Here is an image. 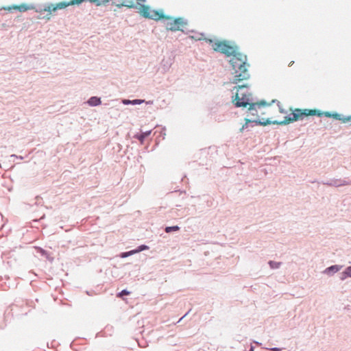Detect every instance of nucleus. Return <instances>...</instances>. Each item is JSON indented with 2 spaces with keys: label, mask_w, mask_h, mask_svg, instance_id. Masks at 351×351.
I'll return each instance as SVG.
<instances>
[{
  "label": "nucleus",
  "mask_w": 351,
  "mask_h": 351,
  "mask_svg": "<svg viewBox=\"0 0 351 351\" xmlns=\"http://www.w3.org/2000/svg\"><path fill=\"white\" fill-rule=\"evenodd\" d=\"M230 41L228 40H217L213 45V49L227 57L232 56V58H235L239 61V69H243L241 71L243 73L235 75L232 81L233 84H237L242 80H248L250 77L247 69V66H250V64L247 63V56L238 51L239 47L237 45H228Z\"/></svg>",
  "instance_id": "nucleus-1"
},
{
  "label": "nucleus",
  "mask_w": 351,
  "mask_h": 351,
  "mask_svg": "<svg viewBox=\"0 0 351 351\" xmlns=\"http://www.w3.org/2000/svg\"><path fill=\"white\" fill-rule=\"evenodd\" d=\"M290 110H291V113L285 116L282 121H271V124L286 125L298 121H302L307 117L315 116V114H319L316 109L290 108Z\"/></svg>",
  "instance_id": "nucleus-2"
},
{
  "label": "nucleus",
  "mask_w": 351,
  "mask_h": 351,
  "mask_svg": "<svg viewBox=\"0 0 351 351\" xmlns=\"http://www.w3.org/2000/svg\"><path fill=\"white\" fill-rule=\"evenodd\" d=\"M248 87L247 84L235 86L233 88V90L236 89L237 92L232 96V102L236 108H246L247 106H249L248 112H250L252 115L258 117V111L256 110L257 106L255 102L251 101L248 98H245V96L240 97L239 93H238L239 90Z\"/></svg>",
  "instance_id": "nucleus-3"
},
{
  "label": "nucleus",
  "mask_w": 351,
  "mask_h": 351,
  "mask_svg": "<svg viewBox=\"0 0 351 351\" xmlns=\"http://www.w3.org/2000/svg\"><path fill=\"white\" fill-rule=\"evenodd\" d=\"M136 3H134L133 1L127 0L126 1H122L120 3H116L115 2H112V4H114L119 8L122 7H127L128 8H134L138 9L139 14L141 16L145 19H149L152 18L151 13V7L149 5H145L143 3H141V1H138Z\"/></svg>",
  "instance_id": "nucleus-4"
},
{
  "label": "nucleus",
  "mask_w": 351,
  "mask_h": 351,
  "mask_svg": "<svg viewBox=\"0 0 351 351\" xmlns=\"http://www.w3.org/2000/svg\"><path fill=\"white\" fill-rule=\"evenodd\" d=\"M173 21L172 22H168L167 23V29L171 32H176L181 31L183 33L187 34L188 32H185L180 27H184V25H188V21L183 17H177L173 18ZM191 32H194L193 30H191Z\"/></svg>",
  "instance_id": "nucleus-5"
},
{
  "label": "nucleus",
  "mask_w": 351,
  "mask_h": 351,
  "mask_svg": "<svg viewBox=\"0 0 351 351\" xmlns=\"http://www.w3.org/2000/svg\"><path fill=\"white\" fill-rule=\"evenodd\" d=\"M244 121H245V123L239 129V132H241V133L247 128L254 127V125L266 126V125L271 124V120L269 118H267V119L257 118L256 119H250L248 118H245Z\"/></svg>",
  "instance_id": "nucleus-6"
},
{
  "label": "nucleus",
  "mask_w": 351,
  "mask_h": 351,
  "mask_svg": "<svg viewBox=\"0 0 351 351\" xmlns=\"http://www.w3.org/2000/svg\"><path fill=\"white\" fill-rule=\"evenodd\" d=\"M55 5H54L53 3H47V4H45V5H38L37 7H35V8L34 10H35V11L36 12L40 13V14H42L44 12H52L57 11L58 9H55Z\"/></svg>",
  "instance_id": "nucleus-7"
},
{
  "label": "nucleus",
  "mask_w": 351,
  "mask_h": 351,
  "mask_svg": "<svg viewBox=\"0 0 351 351\" xmlns=\"http://www.w3.org/2000/svg\"><path fill=\"white\" fill-rule=\"evenodd\" d=\"M323 184L330 186L339 187L350 184V182L346 180L342 179H331L326 182H323Z\"/></svg>",
  "instance_id": "nucleus-8"
},
{
  "label": "nucleus",
  "mask_w": 351,
  "mask_h": 351,
  "mask_svg": "<svg viewBox=\"0 0 351 351\" xmlns=\"http://www.w3.org/2000/svg\"><path fill=\"white\" fill-rule=\"evenodd\" d=\"M86 1V0H71L70 1H62L58 3H56L55 5V9H64L69 5H80L82 3Z\"/></svg>",
  "instance_id": "nucleus-9"
},
{
  "label": "nucleus",
  "mask_w": 351,
  "mask_h": 351,
  "mask_svg": "<svg viewBox=\"0 0 351 351\" xmlns=\"http://www.w3.org/2000/svg\"><path fill=\"white\" fill-rule=\"evenodd\" d=\"M151 16L152 18H149V19L154 20V21H158L161 19H173V17L169 15H165L162 10H153L152 11Z\"/></svg>",
  "instance_id": "nucleus-10"
},
{
  "label": "nucleus",
  "mask_w": 351,
  "mask_h": 351,
  "mask_svg": "<svg viewBox=\"0 0 351 351\" xmlns=\"http://www.w3.org/2000/svg\"><path fill=\"white\" fill-rule=\"evenodd\" d=\"M317 111H318L319 114H315V116L318 117H322V116H325L328 118H332L335 120L340 121V119H341V114H339L337 112H323L320 110L316 109Z\"/></svg>",
  "instance_id": "nucleus-11"
},
{
  "label": "nucleus",
  "mask_w": 351,
  "mask_h": 351,
  "mask_svg": "<svg viewBox=\"0 0 351 351\" xmlns=\"http://www.w3.org/2000/svg\"><path fill=\"white\" fill-rule=\"evenodd\" d=\"M343 265H332L328 267H326L322 273L324 274L328 275L329 276H333L335 274L339 272L342 268Z\"/></svg>",
  "instance_id": "nucleus-12"
},
{
  "label": "nucleus",
  "mask_w": 351,
  "mask_h": 351,
  "mask_svg": "<svg viewBox=\"0 0 351 351\" xmlns=\"http://www.w3.org/2000/svg\"><path fill=\"white\" fill-rule=\"evenodd\" d=\"M35 8V6L33 4L27 5L26 3H22L21 5H14L12 6H10L6 8L8 10H11L12 9L16 10L21 12H25L29 10H33Z\"/></svg>",
  "instance_id": "nucleus-13"
},
{
  "label": "nucleus",
  "mask_w": 351,
  "mask_h": 351,
  "mask_svg": "<svg viewBox=\"0 0 351 351\" xmlns=\"http://www.w3.org/2000/svg\"><path fill=\"white\" fill-rule=\"evenodd\" d=\"M151 133L152 130L138 132L134 135V138L138 140L141 143H143L145 140L151 134Z\"/></svg>",
  "instance_id": "nucleus-14"
},
{
  "label": "nucleus",
  "mask_w": 351,
  "mask_h": 351,
  "mask_svg": "<svg viewBox=\"0 0 351 351\" xmlns=\"http://www.w3.org/2000/svg\"><path fill=\"white\" fill-rule=\"evenodd\" d=\"M86 103L89 106L95 107L101 104V99L99 97L92 96L87 100Z\"/></svg>",
  "instance_id": "nucleus-15"
},
{
  "label": "nucleus",
  "mask_w": 351,
  "mask_h": 351,
  "mask_svg": "<svg viewBox=\"0 0 351 351\" xmlns=\"http://www.w3.org/2000/svg\"><path fill=\"white\" fill-rule=\"evenodd\" d=\"M235 75L242 73L243 69H239V61L235 58H231L229 61Z\"/></svg>",
  "instance_id": "nucleus-16"
},
{
  "label": "nucleus",
  "mask_w": 351,
  "mask_h": 351,
  "mask_svg": "<svg viewBox=\"0 0 351 351\" xmlns=\"http://www.w3.org/2000/svg\"><path fill=\"white\" fill-rule=\"evenodd\" d=\"M36 250L37 253H38L41 256L46 258L47 260L50 261H53V258L50 256L49 252L41 247H36Z\"/></svg>",
  "instance_id": "nucleus-17"
},
{
  "label": "nucleus",
  "mask_w": 351,
  "mask_h": 351,
  "mask_svg": "<svg viewBox=\"0 0 351 351\" xmlns=\"http://www.w3.org/2000/svg\"><path fill=\"white\" fill-rule=\"evenodd\" d=\"M144 101H145V100L140 99H132V100L124 99L122 100V103L124 105H129V104H130V105H133V106L141 104Z\"/></svg>",
  "instance_id": "nucleus-18"
},
{
  "label": "nucleus",
  "mask_w": 351,
  "mask_h": 351,
  "mask_svg": "<svg viewBox=\"0 0 351 351\" xmlns=\"http://www.w3.org/2000/svg\"><path fill=\"white\" fill-rule=\"evenodd\" d=\"M165 232L166 233H171L173 232H178L180 230V227L178 225L171 226H165Z\"/></svg>",
  "instance_id": "nucleus-19"
},
{
  "label": "nucleus",
  "mask_w": 351,
  "mask_h": 351,
  "mask_svg": "<svg viewBox=\"0 0 351 351\" xmlns=\"http://www.w3.org/2000/svg\"><path fill=\"white\" fill-rule=\"evenodd\" d=\"M135 254H136V252H135L134 249H133V250H131L129 251L121 252L119 254V256L121 258H125L129 257L132 255H134Z\"/></svg>",
  "instance_id": "nucleus-20"
},
{
  "label": "nucleus",
  "mask_w": 351,
  "mask_h": 351,
  "mask_svg": "<svg viewBox=\"0 0 351 351\" xmlns=\"http://www.w3.org/2000/svg\"><path fill=\"white\" fill-rule=\"evenodd\" d=\"M190 38H193V39H195V40H205L206 43H208V44L211 45L213 44V45H214V40L211 39V38H202V37H197V36H190Z\"/></svg>",
  "instance_id": "nucleus-21"
},
{
  "label": "nucleus",
  "mask_w": 351,
  "mask_h": 351,
  "mask_svg": "<svg viewBox=\"0 0 351 351\" xmlns=\"http://www.w3.org/2000/svg\"><path fill=\"white\" fill-rule=\"evenodd\" d=\"M281 264H282L281 262H276L274 261H269L268 262V265H269L270 268L272 269H278L280 267Z\"/></svg>",
  "instance_id": "nucleus-22"
},
{
  "label": "nucleus",
  "mask_w": 351,
  "mask_h": 351,
  "mask_svg": "<svg viewBox=\"0 0 351 351\" xmlns=\"http://www.w3.org/2000/svg\"><path fill=\"white\" fill-rule=\"evenodd\" d=\"M149 249V247L145 244H142L138 246H137L136 248H134V250L136 252V254L141 252L145 250H147Z\"/></svg>",
  "instance_id": "nucleus-23"
},
{
  "label": "nucleus",
  "mask_w": 351,
  "mask_h": 351,
  "mask_svg": "<svg viewBox=\"0 0 351 351\" xmlns=\"http://www.w3.org/2000/svg\"><path fill=\"white\" fill-rule=\"evenodd\" d=\"M130 293H131V292L130 291H128V289H123L121 291L119 292L117 294V296L118 298H123V296L129 295Z\"/></svg>",
  "instance_id": "nucleus-24"
},
{
  "label": "nucleus",
  "mask_w": 351,
  "mask_h": 351,
  "mask_svg": "<svg viewBox=\"0 0 351 351\" xmlns=\"http://www.w3.org/2000/svg\"><path fill=\"white\" fill-rule=\"evenodd\" d=\"M257 108H261L262 107H265V106H267L269 105H270L269 104H268L265 100L264 99H262L260 101H258V102H255Z\"/></svg>",
  "instance_id": "nucleus-25"
},
{
  "label": "nucleus",
  "mask_w": 351,
  "mask_h": 351,
  "mask_svg": "<svg viewBox=\"0 0 351 351\" xmlns=\"http://www.w3.org/2000/svg\"><path fill=\"white\" fill-rule=\"evenodd\" d=\"M243 96H245V98H248L251 101H254V99H253L252 93H241L240 97H243Z\"/></svg>",
  "instance_id": "nucleus-26"
},
{
  "label": "nucleus",
  "mask_w": 351,
  "mask_h": 351,
  "mask_svg": "<svg viewBox=\"0 0 351 351\" xmlns=\"http://www.w3.org/2000/svg\"><path fill=\"white\" fill-rule=\"evenodd\" d=\"M343 123H347L348 121H351V115L349 116H343L341 114V119H340Z\"/></svg>",
  "instance_id": "nucleus-27"
},
{
  "label": "nucleus",
  "mask_w": 351,
  "mask_h": 351,
  "mask_svg": "<svg viewBox=\"0 0 351 351\" xmlns=\"http://www.w3.org/2000/svg\"><path fill=\"white\" fill-rule=\"evenodd\" d=\"M343 271L345 273V275H346L348 278H351V267H350V266L347 267L343 270Z\"/></svg>",
  "instance_id": "nucleus-28"
},
{
  "label": "nucleus",
  "mask_w": 351,
  "mask_h": 351,
  "mask_svg": "<svg viewBox=\"0 0 351 351\" xmlns=\"http://www.w3.org/2000/svg\"><path fill=\"white\" fill-rule=\"evenodd\" d=\"M278 108H279L280 113L285 114H287V111L285 108H283L282 107L281 104H280V101H278Z\"/></svg>",
  "instance_id": "nucleus-29"
},
{
  "label": "nucleus",
  "mask_w": 351,
  "mask_h": 351,
  "mask_svg": "<svg viewBox=\"0 0 351 351\" xmlns=\"http://www.w3.org/2000/svg\"><path fill=\"white\" fill-rule=\"evenodd\" d=\"M162 63H163L164 70H165V71L168 70L171 65V63H169L168 62H165V60H162Z\"/></svg>",
  "instance_id": "nucleus-30"
},
{
  "label": "nucleus",
  "mask_w": 351,
  "mask_h": 351,
  "mask_svg": "<svg viewBox=\"0 0 351 351\" xmlns=\"http://www.w3.org/2000/svg\"><path fill=\"white\" fill-rule=\"evenodd\" d=\"M86 1H89L93 3H95L96 5L99 6L101 5V1L100 0H86Z\"/></svg>",
  "instance_id": "nucleus-31"
},
{
  "label": "nucleus",
  "mask_w": 351,
  "mask_h": 351,
  "mask_svg": "<svg viewBox=\"0 0 351 351\" xmlns=\"http://www.w3.org/2000/svg\"><path fill=\"white\" fill-rule=\"evenodd\" d=\"M346 278H348L347 276L345 275L344 271H343L339 274V279L342 281L345 280Z\"/></svg>",
  "instance_id": "nucleus-32"
},
{
  "label": "nucleus",
  "mask_w": 351,
  "mask_h": 351,
  "mask_svg": "<svg viewBox=\"0 0 351 351\" xmlns=\"http://www.w3.org/2000/svg\"><path fill=\"white\" fill-rule=\"evenodd\" d=\"M267 350H269L271 351H280L282 350L283 348H277V347H274V348H267Z\"/></svg>",
  "instance_id": "nucleus-33"
},
{
  "label": "nucleus",
  "mask_w": 351,
  "mask_h": 351,
  "mask_svg": "<svg viewBox=\"0 0 351 351\" xmlns=\"http://www.w3.org/2000/svg\"><path fill=\"white\" fill-rule=\"evenodd\" d=\"M52 12H48L45 16H43V19H46L47 20H49L51 19V14Z\"/></svg>",
  "instance_id": "nucleus-34"
},
{
  "label": "nucleus",
  "mask_w": 351,
  "mask_h": 351,
  "mask_svg": "<svg viewBox=\"0 0 351 351\" xmlns=\"http://www.w3.org/2000/svg\"><path fill=\"white\" fill-rule=\"evenodd\" d=\"M36 204H41V200H42L43 199H42L40 197H39V196H37V197H36Z\"/></svg>",
  "instance_id": "nucleus-35"
},
{
  "label": "nucleus",
  "mask_w": 351,
  "mask_h": 351,
  "mask_svg": "<svg viewBox=\"0 0 351 351\" xmlns=\"http://www.w3.org/2000/svg\"><path fill=\"white\" fill-rule=\"evenodd\" d=\"M241 335H238L235 337V339L237 341H242V338H241Z\"/></svg>",
  "instance_id": "nucleus-36"
},
{
  "label": "nucleus",
  "mask_w": 351,
  "mask_h": 351,
  "mask_svg": "<svg viewBox=\"0 0 351 351\" xmlns=\"http://www.w3.org/2000/svg\"><path fill=\"white\" fill-rule=\"evenodd\" d=\"M190 311H191V310L188 311H187V312H186V313H185V314H184V315H183V316H182V317L179 319L178 322H180L183 318H184V317H186V316L189 313V312H190Z\"/></svg>",
  "instance_id": "nucleus-37"
},
{
  "label": "nucleus",
  "mask_w": 351,
  "mask_h": 351,
  "mask_svg": "<svg viewBox=\"0 0 351 351\" xmlns=\"http://www.w3.org/2000/svg\"><path fill=\"white\" fill-rule=\"evenodd\" d=\"M11 157H16V158H19V159H20V160H23V156H16V155H15V154H12V155L11 156Z\"/></svg>",
  "instance_id": "nucleus-38"
},
{
  "label": "nucleus",
  "mask_w": 351,
  "mask_h": 351,
  "mask_svg": "<svg viewBox=\"0 0 351 351\" xmlns=\"http://www.w3.org/2000/svg\"><path fill=\"white\" fill-rule=\"evenodd\" d=\"M254 349H255V347L251 344L249 351H254Z\"/></svg>",
  "instance_id": "nucleus-39"
},
{
  "label": "nucleus",
  "mask_w": 351,
  "mask_h": 351,
  "mask_svg": "<svg viewBox=\"0 0 351 351\" xmlns=\"http://www.w3.org/2000/svg\"><path fill=\"white\" fill-rule=\"evenodd\" d=\"M252 343H255V344H256V345H258V346L261 345V343H259L258 341H255V340H254V341H252Z\"/></svg>",
  "instance_id": "nucleus-40"
},
{
  "label": "nucleus",
  "mask_w": 351,
  "mask_h": 351,
  "mask_svg": "<svg viewBox=\"0 0 351 351\" xmlns=\"http://www.w3.org/2000/svg\"><path fill=\"white\" fill-rule=\"evenodd\" d=\"M45 217V215L44 214V215H43V216L39 219V220H36V221H40V220L43 219Z\"/></svg>",
  "instance_id": "nucleus-41"
},
{
  "label": "nucleus",
  "mask_w": 351,
  "mask_h": 351,
  "mask_svg": "<svg viewBox=\"0 0 351 351\" xmlns=\"http://www.w3.org/2000/svg\"><path fill=\"white\" fill-rule=\"evenodd\" d=\"M278 100H276V99H273V100L271 101V103L276 104V103L278 104Z\"/></svg>",
  "instance_id": "nucleus-42"
},
{
  "label": "nucleus",
  "mask_w": 351,
  "mask_h": 351,
  "mask_svg": "<svg viewBox=\"0 0 351 351\" xmlns=\"http://www.w3.org/2000/svg\"><path fill=\"white\" fill-rule=\"evenodd\" d=\"M293 63H294V62H293V61H291V62L289 63V66H291Z\"/></svg>",
  "instance_id": "nucleus-43"
},
{
  "label": "nucleus",
  "mask_w": 351,
  "mask_h": 351,
  "mask_svg": "<svg viewBox=\"0 0 351 351\" xmlns=\"http://www.w3.org/2000/svg\"><path fill=\"white\" fill-rule=\"evenodd\" d=\"M38 19H43V18L42 15L40 14V15L38 17Z\"/></svg>",
  "instance_id": "nucleus-44"
},
{
  "label": "nucleus",
  "mask_w": 351,
  "mask_h": 351,
  "mask_svg": "<svg viewBox=\"0 0 351 351\" xmlns=\"http://www.w3.org/2000/svg\"><path fill=\"white\" fill-rule=\"evenodd\" d=\"M199 35H201L202 36H204V33H201Z\"/></svg>",
  "instance_id": "nucleus-45"
},
{
  "label": "nucleus",
  "mask_w": 351,
  "mask_h": 351,
  "mask_svg": "<svg viewBox=\"0 0 351 351\" xmlns=\"http://www.w3.org/2000/svg\"><path fill=\"white\" fill-rule=\"evenodd\" d=\"M184 178H186V176H184L183 178H182V181H183Z\"/></svg>",
  "instance_id": "nucleus-46"
}]
</instances>
